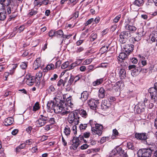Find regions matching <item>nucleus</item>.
Segmentation results:
<instances>
[{"label":"nucleus","mask_w":157,"mask_h":157,"mask_svg":"<svg viewBox=\"0 0 157 157\" xmlns=\"http://www.w3.org/2000/svg\"><path fill=\"white\" fill-rule=\"evenodd\" d=\"M77 113L75 111L70 113L68 117V121L70 124H78L80 117L77 114Z\"/></svg>","instance_id":"1"},{"label":"nucleus","mask_w":157,"mask_h":157,"mask_svg":"<svg viewBox=\"0 0 157 157\" xmlns=\"http://www.w3.org/2000/svg\"><path fill=\"white\" fill-rule=\"evenodd\" d=\"M64 103H60L56 105L54 108V112L56 113H60L62 115L67 114L69 113V111L66 110L67 108H65Z\"/></svg>","instance_id":"2"},{"label":"nucleus","mask_w":157,"mask_h":157,"mask_svg":"<svg viewBox=\"0 0 157 157\" xmlns=\"http://www.w3.org/2000/svg\"><path fill=\"white\" fill-rule=\"evenodd\" d=\"M48 118L46 116V112L44 111L40 115L39 118L35 122L36 126L39 127L43 126L47 123Z\"/></svg>","instance_id":"3"},{"label":"nucleus","mask_w":157,"mask_h":157,"mask_svg":"<svg viewBox=\"0 0 157 157\" xmlns=\"http://www.w3.org/2000/svg\"><path fill=\"white\" fill-rule=\"evenodd\" d=\"M83 140V136L79 135V137H74L72 140L73 144L72 147L74 150H75L81 144Z\"/></svg>","instance_id":"4"},{"label":"nucleus","mask_w":157,"mask_h":157,"mask_svg":"<svg viewBox=\"0 0 157 157\" xmlns=\"http://www.w3.org/2000/svg\"><path fill=\"white\" fill-rule=\"evenodd\" d=\"M151 99L154 101H157V82L154 85V87H151L148 90Z\"/></svg>","instance_id":"5"},{"label":"nucleus","mask_w":157,"mask_h":157,"mask_svg":"<svg viewBox=\"0 0 157 157\" xmlns=\"http://www.w3.org/2000/svg\"><path fill=\"white\" fill-rule=\"evenodd\" d=\"M112 154L113 155L119 154L122 157H128L126 152L123 150L120 147H117L114 149L112 151Z\"/></svg>","instance_id":"6"},{"label":"nucleus","mask_w":157,"mask_h":157,"mask_svg":"<svg viewBox=\"0 0 157 157\" xmlns=\"http://www.w3.org/2000/svg\"><path fill=\"white\" fill-rule=\"evenodd\" d=\"M95 125V128H92L91 131L94 134H97L100 136L102 133L103 127L101 124H94Z\"/></svg>","instance_id":"7"},{"label":"nucleus","mask_w":157,"mask_h":157,"mask_svg":"<svg viewBox=\"0 0 157 157\" xmlns=\"http://www.w3.org/2000/svg\"><path fill=\"white\" fill-rule=\"evenodd\" d=\"M131 35L129 32L123 31L122 32L120 35V41L122 44L125 42L126 40L130 37Z\"/></svg>","instance_id":"8"},{"label":"nucleus","mask_w":157,"mask_h":157,"mask_svg":"<svg viewBox=\"0 0 157 157\" xmlns=\"http://www.w3.org/2000/svg\"><path fill=\"white\" fill-rule=\"evenodd\" d=\"M137 154L139 157H150L151 155V151L149 150L145 149L139 150Z\"/></svg>","instance_id":"9"},{"label":"nucleus","mask_w":157,"mask_h":157,"mask_svg":"<svg viewBox=\"0 0 157 157\" xmlns=\"http://www.w3.org/2000/svg\"><path fill=\"white\" fill-rule=\"evenodd\" d=\"M25 80L26 83L29 86L33 85L36 81L35 78L31 76L29 74H28L26 75Z\"/></svg>","instance_id":"10"},{"label":"nucleus","mask_w":157,"mask_h":157,"mask_svg":"<svg viewBox=\"0 0 157 157\" xmlns=\"http://www.w3.org/2000/svg\"><path fill=\"white\" fill-rule=\"evenodd\" d=\"M88 104L91 109H95L98 104V101L92 99L89 100Z\"/></svg>","instance_id":"11"},{"label":"nucleus","mask_w":157,"mask_h":157,"mask_svg":"<svg viewBox=\"0 0 157 157\" xmlns=\"http://www.w3.org/2000/svg\"><path fill=\"white\" fill-rule=\"evenodd\" d=\"M122 84L120 82H118L114 84H110L108 85L109 86H112V90L115 91H119L121 90V86Z\"/></svg>","instance_id":"12"},{"label":"nucleus","mask_w":157,"mask_h":157,"mask_svg":"<svg viewBox=\"0 0 157 157\" xmlns=\"http://www.w3.org/2000/svg\"><path fill=\"white\" fill-rule=\"evenodd\" d=\"M136 138L138 140H145L147 138V134L146 133H137L135 134Z\"/></svg>","instance_id":"13"},{"label":"nucleus","mask_w":157,"mask_h":157,"mask_svg":"<svg viewBox=\"0 0 157 157\" xmlns=\"http://www.w3.org/2000/svg\"><path fill=\"white\" fill-rule=\"evenodd\" d=\"M134 45L132 44H126L124 47V51L128 54H129L133 49Z\"/></svg>","instance_id":"14"},{"label":"nucleus","mask_w":157,"mask_h":157,"mask_svg":"<svg viewBox=\"0 0 157 157\" xmlns=\"http://www.w3.org/2000/svg\"><path fill=\"white\" fill-rule=\"evenodd\" d=\"M16 10V6L14 5L11 4L10 5L7 6L6 11L8 14L14 13Z\"/></svg>","instance_id":"15"},{"label":"nucleus","mask_w":157,"mask_h":157,"mask_svg":"<svg viewBox=\"0 0 157 157\" xmlns=\"http://www.w3.org/2000/svg\"><path fill=\"white\" fill-rule=\"evenodd\" d=\"M63 94L60 92H59L56 95V97L54 98V100L55 101V103L58 104L60 103L63 102V101L62 100Z\"/></svg>","instance_id":"16"},{"label":"nucleus","mask_w":157,"mask_h":157,"mask_svg":"<svg viewBox=\"0 0 157 157\" xmlns=\"http://www.w3.org/2000/svg\"><path fill=\"white\" fill-rule=\"evenodd\" d=\"M76 112L78 113L77 114L79 116V115L82 117L86 118L87 116V113L86 111L83 109H81L79 110H76L75 111Z\"/></svg>","instance_id":"17"},{"label":"nucleus","mask_w":157,"mask_h":157,"mask_svg":"<svg viewBox=\"0 0 157 157\" xmlns=\"http://www.w3.org/2000/svg\"><path fill=\"white\" fill-rule=\"evenodd\" d=\"M41 65V60L40 58H37L36 60L34 61L33 68L34 70H36Z\"/></svg>","instance_id":"18"},{"label":"nucleus","mask_w":157,"mask_h":157,"mask_svg":"<svg viewBox=\"0 0 157 157\" xmlns=\"http://www.w3.org/2000/svg\"><path fill=\"white\" fill-rule=\"evenodd\" d=\"M13 119L11 117H10L5 120L4 123L6 126L10 125L13 123Z\"/></svg>","instance_id":"19"},{"label":"nucleus","mask_w":157,"mask_h":157,"mask_svg":"<svg viewBox=\"0 0 157 157\" xmlns=\"http://www.w3.org/2000/svg\"><path fill=\"white\" fill-rule=\"evenodd\" d=\"M125 28L126 30H128L130 32L132 33L134 32L136 30V28L133 25H127L125 26Z\"/></svg>","instance_id":"20"},{"label":"nucleus","mask_w":157,"mask_h":157,"mask_svg":"<svg viewBox=\"0 0 157 157\" xmlns=\"http://www.w3.org/2000/svg\"><path fill=\"white\" fill-rule=\"evenodd\" d=\"M98 97L101 98H103L105 96V90L104 89L101 87L99 90L98 93Z\"/></svg>","instance_id":"21"},{"label":"nucleus","mask_w":157,"mask_h":157,"mask_svg":"<svg viewBox=\"0 0 157 157\" xmlns=\"http://www.w3.org/2000/svg\"><path fill=\"white\" fill-rule=\"evenodd\" d=\"M141 71L140 67H137L132 70L131 74L133 77L136 76Z\"/></svg>","instance_id":"22"},{"label":"nucleus","mask_w":157,"mask_h":157,"mask_svg":"<svg viewBox=\"0 0 157 157\" xmlns=\"http://www.w3.org/2000/svg\"><path fill=\"white\" fill-rule=\"evenodd\" d=\"M81 99L83 101L86 100L88 96V94L87 91H84L81 94Z\"/></svg>","instance_id":"23"},{"label":"nucleus","mask_w":157,"mask_h":157,"mask_svg":"<svg viewBox=\"0 0 157 157\" xmlns=\"http://www.w3.org/2000/svg\"><path fill=\"white\" fill-rule=\"evenodd\" d=\"M128 55L129 54H128L127 53L121 52L120 53L118 57L122 60H125L128 58Z\"/></svg>","instance_id":"24"},{"label":"nucleus","mask_w":157,"mask_h":157,"mask_svg":"<svg viewBox=\"0 0 157 157\" xmlns=\"http://www.w3.org/2000/svg\"><path fill=\"white\" fill-rule=\"evenodd\" d=\"M54 68L55 67L54 64L50 63L47 65L46 67L43 69V71L44 72H46L48 70L51 69H54Z\"/></svg>","instance_id":"25"},{"label":"nucleus","mask_w":157,"mask_h":157,"mask_svg":"<svg viewBox=\"0 0 157 157\" xmlns=\"http://www.w3.org/2000/svg\"><path fill=\"white\" fill-rule=\"evenodd\" d=\"M0 2L3 6H6L10 5L11 3L10 0H0Z\"/></svg>","instance_id":"26"},{"label":"nucleus","mask_w":157,"mask_h":157,"mask_svg":"<svg viewBox=\"0 0 157 157\" xmlns=\"http://www.w3.org/2000/svg\"><path fill=\"white\" fill-rule=\"evenodd\" d=\"M119 77L121 79L124 78L126 76V73L124 69H121L119 73Z\"/></svg>","instance_id":"27"},{"label":"nucleus","mask_w":157,"mask_h":157,"mask_svg":"<svg viewBox=\"0 0 157 157\" xmlns=\"http://www.w3.org/2000/svg\"><path fill=\"white\" fill-rule=\"evenodd\" d=\"M144 3V1L143 0H136L133 3L134 5L138 7L143 6Z\"/></svg>","instance_id":"28"},{"label":"nucleus","mask_w":157,"mask_h":157,"mask_svg":"<svg viewBox=\"0 0 157 157\" xmlns=\"http://www.w3.org/2000/svg\"><path fill=\"white\" fill-rule=\"evenodd\" d=\"M103 81V79L102 78L97 79L95 81L93 82L92 83V85L94 86H96L101 84Z\"/></svg>","instance_id":"29"},{"label":"nucleus","mask_w":157,"mask_h":157,"mask_svg":"<svg viewBox=\"0 0 157 157\" xmlns=\"http://www.w3.org/2000/svg\"><path fill=\"white\" fill-rule=\"evenodd\" d=\"M147 144L148 145L149 149L151 151H153L155 149V144L152 142H148L147 141H146Z\"/></svg>","instance_id":"30"},{"label":"nucleus","mask_w":157,"mask_h":157,"mask_svg":"<svg viewBox=\"0 0 157 157\" xmlns=\"http://www.w3.org/2000/svg\"><path fill=\"white\" fill-rule=\"evenodd\" d=\"M107 101H104V102L101 105L102 109L105 110L109 107L110 104L106 102Z\"/></svg>","instance_id":"31"},{"label":"nucleus","mask_w":157,"mask_h":157,"mask_svg":"<svg viewBox=\"0 0 157 157\" xmlns=\"http://www.w3.org/2000/svg\"><path fill=\"white\" fill-rule=\"evenodd\" d=\"M38 12L37 9L34 8L33 9L29 10V15L32 16L36 14Z\"/></svg>","instance_id":"32"},{"label":"nucleus","mask_w":157,"mask_h":157,"mask_svg":"<svg viewBox=\"0 0 157 157\" xmlns=\"http://www.w3.org/2000/svg\"><path fill=\"white\" fill-rule=\"evenodd\" d=\"M119 134L118 132L116 129H114L113 131V134L111 136V138L112 139H114Z\"/></svg>","instance_id":"33"},{"label":"nucleus","mask_w":157,"mask_h":157,"mask_svg":"<svg viewBox=\"0 0 157 157\" xmlns=\"http://www.w3.org/2000/svg\"><path fill=\"white\" fill-rule=\"evenodd\" d=\"M63 32L61 30H59L55 31V36H56L58 37H63Z\"/></svg>","instance_id":"34"},{"label":"nucleus","mask_w":157,"mask_h":157,"mask_svg":"<svg viewBox=\"0 0 157 157\" xmlns=\"http://www.w3.org/2000/svg\"><path fill=\"white\" fill-rule=\"evenodd\" d=\"M71 130L70 127L68 125H67L64 129V133L66 136H68L70 134Z\"/></svg>","instance_id":"35"},{"label":"nucleus","mask_w":157,"mask_h":157,"mask_svg":"<svg viewBox=\"0 0 157 157\" xmlns=\"http://www.w3.org/2000/svg\"><path fill=\"white\" fill-rule=\"evenodd\" d=\"M6 12H0V21H3L6 18Z\"/></svg>","instance_id":"36"},{"label":"nucleus","mask_w":157,"mask_h":157,"mask_svg":"<svg viewBox=\"0 0 157 157\" xmlns=\"http://www.w3.org/2000/svg\"><path fill=\"white\" fill-rule=\"evenodd\" d=\"M42 72L41 71H39L36 74L35 79L36 80L37 79L38 81H40L42 76Z\"/></svg>","instance_id":"37"},{"label":"nucleus","mask_w":157,"mask_h":157,"mask_svg":"<svg viewBox=\"0 0 157 157\" xmlns=\"http://www.w3.org/2000/svg\"><path fill=\"white\" fill-rule=\"evenodd\" d=\"M157 37V35H155L154 34H150L149 36V39L152 42H155L156 40V38Z\"/></svg>","instance_id":"38"},{"label":"nucleus","mask_w":157,"mask_h":157,"mask_svg":"<svg viewBox=\"0 0 157 157\" xmlns=\"http://www.w3.org/2000/svg\"><path fill=\"white\" fill-rule=\"evenodd\" d=\"M127 147L129 149L131 150H134L135 148L133 143L132 141H130L127 143Z\"/></svg>","instance_id":"39"},{"label":"nucleus","mask_w":157,"mask_h":157,"mask_svg":"<svg viewBox=\"0 0 157 157\" xmlns=\"http://www.w3.org/2000/svg\"><path fill=\"white\" fill-rule=\"evenodd\" d=\"M46 116L48 118V121H47V123L49 122L51 124H54L55 122V119L54 118H50L46 114Z\"/></svg>","instance_id":"40"},{"label":"nucleus","mask_w":157,"mask_h":157,"mask_svg":"<svg viewBox=\"0 0 157 157\" xmlns=\"http://www.w3.org/2000/svg\"><path fill=\"white\" fill-rule=\"evenodd\" d=\"M66 81H64L63 79H60L58 82L57 85L58 86L60 87L63 85V86L64 87L65 86V84Z\"/></svg>","instance_id":"41"},{"label":"nucleus","mask_w":157,"mask_h":157,"mask_svg":"<svg viewBox=\"0 0 157 157\" xmlns=\"http://www.w3.org/2000/svg\"><path fill=\"white\" fill-rule=\"evenodd\" d=\"M40 108V107L39 103L38 102H36L33 106V110L34 111H36L39 109Z\"/></svg>","instance_id":"42"},{"label":"nucleus","mask_w":157,"mask_h":157,"mask_svg":"<svg viewBox=\"0 0 157 157\" xmlns=\"http://www.w3.org/2000/svg\"><path fill=\"white\" fill-rule=\"evenodd\" d=\"M138 34L140 35L141 36L144 35L145 34V32L144 31L143 29H138Z\"/></svg>","instance_id":"43"},{"label":"nucleus","mask_w":157,"mask_h":157,"mask_svg":"<svg viewBox=\"0 0 157 157\" xmlns=\"http://www.w3.org/2000/svg\"><path fill=\"white\" fill-rule=\"evenodd\" d=\"M71 124L72 125H73L72 128V130L73 131L74 134L75 135L77 134V127L76 125H77L78 124Z\"/></svg>","instance_id":"44"},{"label":"nucleus","mask_w":157,"mask_h":157,"mask_svg":"<svg viewBox=\"0 0 157 157\" xmlns=\"http://www.w3.org/2000/svg\"><path fill=\"white\" fill-rule=\"evenodd\" d=\"M108 46H103L100 49V51L102 52V53H104L106 52L108 48Z\"/></svg>","instance_id":"45"},{"label":"nucleus","mask_w":157,"mask_h":157,"mask_svg":"<svg viewBox=\"0 0 157 157\" xmlns=\"http://www.w3.org/2000/svg\"><path fill=\"white\" fill-rule=\"evenodd\" d=\"M76 52L77 53H80L82 51H83L84 50V48L83 47L81 46H79L78 47L76 48Z\"/></svg>","instance_id":"46"},{"label":"nucleus","mask_w":157,"mask_h":157,"mask_svg":"<svg viewBox=\"0 0 157 157\" xmlns=\"http://www.w3.org/2000/svg\"><path fill=\"white\" fill-rule=\"evenodd\" d=\"M87 127V124H80L79 128L80 130H85Z\"/></svg>","instance_id":"47"},{"label":"nucleus","mask_w":157,"mask_h":157,"mask_svg":"<svg viewBox=\"0 0 157 157\" xmlns=\"http://www.w3.org/2000/svg\"><path fill=\"white\" fill-rule=\"evenodd\" d=\"M34 7L39 5V6H41V2L39 0H35L34 2Z\"/></svg>","instance_id":"48"},{"label":"nucleus","mask_w":157,"mask_h":157,"mask_svg":"<svg viewBox=\"0 0 157 157\" xmlns=\"http://www.w3.org/2000/svg\"><path fill=\"white\" fill-rule=\"evenodd\" d=\"M69 65V62L68 61H67L64 62L62 65L61 67L62 69H65Z\"/></svg>","instance_id":"49"},{"label":"nucleus","mask_w":157,"mask_h":157,"mask_svg":"<svg viewBox=\"0 0 157 157\" xmlns=\"http://www.w3.org/2000/svg\"><path fill=\"white\" fill-rule=\"evenodd\" d=\"M57 104L55 103V101H52V103H51V106L50 108V110H51V109H53L54 111V108L56 106Z\"/></svg>","instance_id":"50"},{"label":"nucleus","mask_w":157,"mask_h":157,"mask_svg":"<svg viewBox=\"0 0 157 157\" xmlns=\"http://www.w3.org/2000/svg\"><path fill=\"white\" fill-rule=\"evenodd\" d=\"M27 64L25 62H22L20 65V67L23 69H25L27 67Z\"/></svg>","instance_id":"51"},{"label":"nucleus","mask_w":157,"mask_h":157,"mask_svg":"<svg viewBox=\"0 0 157 157\" xmlns=\"http://www.w3.org/2000/svg\"><path fill=\"white\" fill-rule=\"evenodd\" d=\"M121 17V15H119L116 16L115 18L113 19V22L116 23L118 22L120 19Z\"/></svg>","instance_id":"52"},{"label":"nucleus","mask_w":157,"mask_h":157,"mask_svg":"<svg viewBox=\"0 0 157 157\" xmlns=\"http://www.w3.org/2000/svg\"><path fill=\"white\" fill-rule=\"evenodd\" d=\"M25 28V25H23L20 26L18 28V31H19V33H21L22 32Z\"/></svg>","instance_id":"53"},{"label":"nucleus","mask_w":157,"mask_h":157,"mask_svg":"<svg viewBox=\"0 0 157 157\" xmlns=\"http://www.w3.org/2000/svg\"><path fill=\"white\" fill-rule=\"evenodd\" d=\"M140 57L141 59V62L142 64V65L143 66H144L145 65H146V64H147L146 61V60H144V57H143V56L141 57L140 56Z\"/></svg>","instance_id":"54"},{"label":"nucleus","mask_w":157,"mask_h":157,"mask_svg":"<svg viewBox=\"0 0 157 157\" xmlns=\"http://www.w3.org/2000/svg\"><path fill=\"white\" fill-rule=\"evenodd\" d=\"M130 62L134 64L137 63L138 62V60L136 58H132L130 59Z\"/></svg>","instance_id":"55"},{"label":"nucleus","mask_w":157,"mask_h":157,"mask_svg":"<svg viewBox=\"0 0 157 157\" xmlns=\"http://www.w3.org/2000/svg\"><path fill=\"white\" fill-rule=\"evenodd\" d=\"M92 59H87L84 61V64L85 65H88L90 63L92 62Z\"/></svg>","instance_id":"56"},{"label":"nucleus","mask_w":157,"mask_h":157,"mask_svg":"<svg viewBox=\"0 0 157 157\" xmlns=\"http://www.w3.org/2000/svg\"><path fill=\"white\" fill-rule=\"evenodd\" d=\"M90 136V133L88 132H86L83 133V136L85 138H88Z\"/></svg>","instance_id":"57"},{"label":"nucleus","mask_w":157,"mask_h":157,"mask_svg":"<svg viewBox=\"0 0 157 157\" xmlns=\"http://www.w3.org/2000/svg\"><path fill=\"white\" fill-rule=\"evenodd\" d=\"M49 36L50 37L55 36V32L52 30L50 31L49 33Z\"/></svg>","instance_id":"58"},{"label":"nucleus","mask_w":157,"mask_h":157,"mask_svg":"<svg viewBox=\"0 0 157 157\" xmlns=\"http://www.w3.org/2000/svg\"><path fill=\"white\" fill-rule=\"evenodd\" d=\"M94 20V19L93 18H91L88 20L85 23V25H88L91 24L93 21Z\"/></svg>","instance_id":"59"},{"label":"nucleus","mask_w":157,"mask_h":157,"mask_svg":"<svg viewBox=\"0 0 157 157\" xmlns=\"http://www.w3.org/2000/svg\"><path fill=\"white\" fill-rule=\"evenodd\" d=\"M61 64V61L60 60H59L56 62L55 64V67L56 68L59 67Z\"/></svg>","instance_id":"60"},{"label":"nucleus","mask_w":157,"mask_h":157,"mask_svg":"<svg viewBox=\"0 0 157 157\" xmlns=\"http://www.w3.org/2000/svg\"><path fill=\"white\" fill-rule=\"evenodd\" d=\"M58 78V75L56 74L53 75V77L50 78V80L51 81H54L56 80Z\"/></svg>","instance_id":"61"},{"label":"nucleus","mask_w":157,"mask_h":157,"mask_svg":"<svg viewBox=\"0 0 157 157\" xmlns=\"http://www.w3.org/2000/svg\"><path fill=\"white\" fill-rule=\"evenodd\" d=\"M49 1V0H44L42 1L41 2V5L42 4L44 5H47L48 4Z\"/></svg>","instance_id":"62"},{"label":"nucleus","mask_w":157,"mask_h":157,"mask_svg":"<svg viewBox=\"0 0 157 157\" xmlns=\"http://www.w3.org/2000/svg\"><path fill=\"white\" fill-rule=\"evenodd\" d=\"M89 147V146L86 144H85L82 145L80 147L81 149L82 150H84L87 148Z\"/></svg>","instance_id":"63"},{"label":"nucleus","mask_w":157,"mask_h":157,"mask_svg":"<svg viewBox=\"0 0 157 157\" xmlns=\"http://www.w3.org/2000/svg\"><path fill=\"white\" fill-rule=\"evenodd\" d=\"M91 36L92 40L94 41L97 38V34L94 33H93L91 34Z\"/></svg>","instance_id":"64"}]
</instances>
